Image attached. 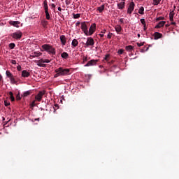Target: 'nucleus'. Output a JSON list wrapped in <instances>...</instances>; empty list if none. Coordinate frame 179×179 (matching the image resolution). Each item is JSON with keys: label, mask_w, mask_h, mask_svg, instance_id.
Returning a JSON list of instances; mask_svg holds the SVG:
<instances>
[{"label": "nucleus", "mask_w": 179, "mask_h": 179, "mask_svg": "<svg viewBox=\"0 0 179 179\" xmlns=\"http://www.w3.org/2000/svg\"><path fill=\"white\" fill-rule=\"evenodd\" d=\"M55 78H58V76H66V75H69V72L71 70L69 69H64L62 67L58 68L55 70Z\"/></svg>", "instance_id": "nucleus-1"}, {"label": "nucleus", "mask_w": 179, "mask_h": 179, "mask_svg": "<svg viewBox=\"0 0 179 179\" xmlns=\"http://www.w3.org/2000/svg\"><path fill=\"white\" fill-rule=\"evenodd\" d=\"M43 50L44 51H47L49 54H52V55H55V48H52V45L48 44H44L42 45Z\"/></svg>", "instance_id": "nucleus-2"}, {"label": "nucleus", "mask_w": 179, "mask_h": 179, "mask_svg": "<svg viewBox=\"0 0 179 179\" xmlns=\"http://www.w3.org/2000/svg\"><path fill=\"white\" fill-rule=\"evenodd\" d=\"M87 26H89V22H81V29L83 31V33L85 34V36H89V30L87 29Z\"/></svg>", "instance_id": "nucleus-3"}, {"label": "nucleus", "mask_w": 179, "mask_h": 179, "mask_svg": "<svg viewBox=\"0 0 179 179\" xmlns=\"http://www.w3.org/2000/svg\"><path fill=\"white\" fill-rule=\"evenodd\" d=\"M43 8L45 9V16H46V19L47 20H50V19L51 18L50 17V13H48V4H47V0H45L43 1Z\"/></svg>", "instance_id": "nucleus-4"}, {"label": "nucleus", "mask_w": 179, "mask_h": 179, "mask_svg": "<svg viewBox=\"0 0 179 179\" xmlns=\"http://www.w3.org/2000/svg\"><path fill=\"white\" fill-rule=\"evenodd\" d=\"M22 36H23V34L20 31L14 32L11 34L13 38H15V40H20V38H22Z\"/></svg>", "instance_id": "nucleus-5"}, {"label": "nucleus", "mask_w": 179, "mask_h": 179, "mask_svg": "<svg viewBox=\"0 0 179 179\" xmlns=\"http://www.w3.org/2000/svg\"><path fill=\"white\" fill-rule=\"evenodd\" d=\"M44 94H45V90L43 91H40L37 95H36L35 96V100H36V101H41L43 96H44Z\"/></svg>", "instance_id": "nucleus-6"}, {"label": "nucleus", "mask_w": 179, "mask_h": 179, "mask_svg": "<svg viewBox=\"0 0 179 179\" xmlns=\"http://www.w3.org/2000/svg\"><path fill=\"white\" fill-rule=\"evenodd\" d=\"M86 47H90L94 45V39L92 37H89L87 38V42L84 43Z\"/></svg>", "instance_id": "nucleus-7"}, {"label": "nucleus", "mask_w": 179, "mask_h": 179, "mask_svg": "<svg viewBox=\"0 0 179 179\" xmlns=\"http://www.w3.org/2000/svg\"><path fill=\"white\" fill-rule=\"evenodd\" d=\"M134 9H135V3H134V1H131L128 7L127 13H129V15H131V13L134 12Z\"/></svg>", "instance_id": "nucleus-8"}, {"label": "nucleus", "mask_w": 179, "mask_h": 179, "mask_svg": "<svg viewBox=\"0 0 179 179\" xmlns=\"http://www.w3.org/2000/svg\"><path fill=\"white\" fill-rule=\"evenodd\" d=\"M96 31V23L92 24L89 29L88 36H92Z\"/></svg>", "instance_id": "nucleus-9"}, {"label": "nucleus", "mask_w": 179, "mask_h": 179, "mask_svg": "<svg viewBox=\"0 0 179 179\" xmlns=\"http://www.w3.org/2000/svg\"><path fill=\"white\" fill-rule=\"evenodd\" d=\"M98 62H99V60H97V59H92V60L89 61L87 62V64H86L85 65V66H93L96 65Z\"/></svg>", "instance_id": "nucleus-10"}, {"label": "nucleus", "mask_w": 179, "mask_h": 179, "mask_svg": "<svg viewBox=\"0 0 179 179\" xmlns=\"http://www.w3.org/2000/svg\"><path fill=\"white\" fill-rule=\"evenodd\" d=\"M118 9H124L125 8V0H122L120 3H117Z\"/></svg>", "instance_id": "nucleus-11"}, {"label": "nucleus", "mask_w": 179, "mask_h": 179, "mask_svg": "<svg viewBox=\"0 0 179 179\" xmlns=\"http://www.w3.org/2000/svg\"><path fill=\"white\" fill-rule=\"evenodd\" d=\"M154 37L155 40H159V38H162V37H163V34L159 32H155Z\"/></svg>", "instance_id": "nucleus-12"}, {"label": "nucleus", "mask_w": 179, "mask_h": 179, "mask_svg": "<svg viewBox=\"0 0 179 179\" xmlns=\"http://www.w3.org/2000/svg\"><path fill=\"white\" fill-rule=\"evenodd\" d=\"M22 78H29V76H30V73L27 71V70H23L22 71Z\"/></svg>", "instance_id": "nucleus-13"}, {"label": "nucleus", "mask_w": 179, "mask_h": 179, "mask_svg": "<svg viewBox=\"0 0 179 179\" xmlns=\"http://www.w3.org/2000/svg\"><path fill=\"white\" fill-rule=\"evenodd\" d=\"M165 24L166 21H161L155 26V29H160L161 27H163Z\"/></svg>", "instance_id": "nucleus-14"}, {"label": "nucleus", "mask_w": 179, "mask_h": 179, "mask_svg": "<svg viewBox=\"0 0 179 179\" xmlns=\"http://www.w3.org/2000/svg\"><path fill=\"white\" fill-rule=\"evenodd\" d=\"M115 30L117 34H121V31H122V27H121V25H117L115 27Z\"/></svg>", "instance_id": "nucleus-15"}, {"label": "nucleus", "mask_w": 179, "mask_h": 179, "mask_svg": "<svg viewBox=\"0 0 179 179\" xmlns=\"http://www.w3.org/2000/svg\"><path fill=\"white\" fill-rule=\"evenodd\" d=\"M60 41L62 45H65V44H66V38L65 37V35H62L60 36Z\"/></svg>", "instance_id": "nucleus-16"}, {"label": "nucleus", "mask_w": 179, "mask_h": 179, "mask_svg": "<svg viewBox=\"0 0 179 179\" xmlns=\"http://www.w3.org/2000/svg\"><path fill=\"white\" fill-rule=\"evenodd\" d=\"M10 24L14 26V27H19V24H20V22L19 21H10Z\"/></svg>", "instance_id": "nucleus-17"}, {"label": "nucleus", "mask_w": 179, "mask_h": 179, "mask_svg": "<svg viewBox=\"0 0 179 179\" xmlns=\"http://www.w3.org/2000/svg\"><path fill=\"white\" fill-rule=\"evenodd\" d=\"M37 65L38 66H41L43 68L45 67V64H44V62H43V59H41L37 61Z\"/></svg>", "instance_id": "nucleus-18"}, {"label": "nucleus", "mask_w": 179, "mask_h": 179, "mask_svg": "<svg viewBox=\"0 0 179 179\" xmlns=\"http://www.w3.org/2000/svg\"><path fill=\"white\" fill-rule=\"evenodd\" d=\"M61 57L64 59H68V58H69V55L66 52H64L62 53Z\"/></svg>", "instance_id": "nucleus-19"}, {"label": "nucleus", "mask_w": 179, "mask_h": 179, "mask_svg": "<svg viewBox=\"0 0 179 179\" xmlns=\"http://www.w3.org/2000/svg\"><path fill=\"white\" fill-rule=\"evenodd\" d=\"M41 52H34L32 55H30L32 58H36V57H40L41 55Z\"/></svg>", "instance_id": "nucleus-20"}, {"label": "nucleus", "mask_w": 179, "mask_h": 179, "mask_svg": "<svg viewBox=\"0 0 179 179\" xmlns=\"http://www.w3.org/2000/svg\"><path fill=\"white\" fill-rule=\"evenodd\" d=\"M31 94V90H29V91L24 92L22 95V97H27V96H30Z\"/></svg>", "instance_id": "nucleus-21"}, {"label": "nucleus", "mask_w": 179, "mask_h": 179, "mask_svg": "<svg viewBox=\"0 0 179 179\" xmlns=\"http://www.w3.org/2000/svg\"><path fill=\"white\" fill-rule=\"evenodd\" d=\"M78 44H79V42L78 41V40L73 39V40L72 41L71 45H72L73 47H78Z\"/></svg>", "instance_id": "nucleus-22"}, {"label": "nucleus", "mask_w": 179, "mask_h": 179, "mask_svg": "<svg viewBox=\"0 0 179 179\" xmlns=\"http://www.w3.org/2000/svg\"><path fill=\"white\" fill-rule=\"evenodd\" d=\"M138 13L140 15H144V13H145V8H143V6L140 7V8L138 10Z\"/></svg>", "instance_id": "nucleus-23"}, {"label": "nucleus", "mask_w": 179, "mask_h": 179, "mask_svg": "<svg viewBox=\"0 0 179 179\" xmlns=\"http://www.w3.org/2000/svg\"><path fill=\"white\" fill-rule=\"evenodd\" d=\"M169 20L171 22H173V20H174V12L173 11L169 13Z\"/></svg>", "instance_id": "nucleus-24"}, {"label": "nucleus", "mask_w": 179, "mask_h": 179, "mask_svg": "<svg viewBox=\"0 0 179 179\" xmlns=\"http://www.w3.org/2000/svg\"><path fill=\"white\" fill-rule=\"evenodd\" d=\"M104 4L101 5V6L97 8V10H99V13H101L103 12V10H104Z\"/></svg>", "instance_id": "nucleus-25"}, {"label": "nucleus", "mask_w": 179, "mask_h": 179, "mask_svg": "<svg viewBox=\"0 0 179 179\" xmlns=\"http://www.w3.org/2000/svg\"><path fill=\"white\" fill-rule=\"evenodd\" d=\"M41 24L43 27H47L48 25V21L43 20L41 21Z\"/></svg>", "instance_id": "nucleus-26"}, {"label": "nucleus", "mask_w": 179, "mask_h": 179, "mask_svg": "<svg viewBox=\"0 0 179 179\" xmlns=\"http://www.w3.org/2000/svg\"><path fill=\"white\" fill-rule=\"evenodd\" d=\"M125 50L127 51H132V50H134V47L132 45H127L125 47Z\"/></svg>", "instance_id": "nucleus-27"}, {"label": "nucleus", "mask_w": 179, "mask_h": 179, "mask_svg": "<svg viewBox=\"0 0 179 179\" xmlns=\"http://www.w3.org/2000/svg\"><path fill=\"white\" fill-rule=\"evenodd\" d=\"M9 96H10V99L11 101H15V96H13V92H9Z\"/></svg>", "instance_id": "nucleus-28"}, {"label": "nucleus", "mask_w": 179, "mask_h": 179, "mask_svg": "<svg viewBox=\"0 0 179 179\" xmlns=\"http://www.w3.org/2000/svg\"><path fill=\"white\" fill-rule=\"evenodd\" d=\"M6 75L8 78H12L13 76V75L12 74V73H10V71H6Z\"/></svg>", "instance_id": "nucleus-29"}, {"label": "nucleus", "mask_w": 179, "mask_h": 179, "mask_svg": "<svg viewBox=\"0 0 179 179\" xmlns=\"http://www.w3.org/2000/svg\"><path fill=\"white\" fill-rule=\"evenodd\" d=\"M10 83H12L13 85H15V83H16V80L15 79V77H10Z\"/></svg>", "instance_id": "nucleus-30"}, {"label": "nucleus", "mask_w": 179, "mask_h": 179, "mask_svg": "<svg viewBox=\"0 0 179 179\" xmlns=\"http://www.w3.org/2000/svg\"><path fill=\"white\" fill-rule=\"evenodd\" d=\"M104 60L106 61V62H108V61H110V55L109 54L106 55V56L104 57Z\"/></svg>", "instance_id": "nucleus-31"}, {"label": "nucleus", "mask_w": 179, "mask_h": 179, "mask_svg": "<svg viewBox=\"0 0 179 179\" xmlns=\"http://www.w3.org/2000/svg\"><path fill=\"white\" fill-rule=\"evenodd\" d=\"M15 47H16V45H15L14 43H11L9 44V48H10V50H13V48H15Z\"/></svg>", "instance_id": "nucleus-32"}, {"label": "nucleus", "mask_w": 179, "mask_h": 179, "mask_svg": "<svg viewBox=\"0 0 179 179\" xmlns=\"http://www.w3.org/2000/svg\"><path fill=\"white\" fill-rule=\"evenodd\" d=\"M80 17V14H73V19H79Z\"/></svg>", "instance_id": "nucleus-33"}, {"label": "nucleus", "mask_w": 179, "mask_h": 179, "mask_svg": "<svg viewBox=\"0 0 179 179\" xmlns=\"http://www.w3.org/2000/svg\"><path fill=\"white\" fill-rule=\"evenodd\" d=\"M162 0H153L154 2V5H159V3H160Z\"/></svg>", "instance_id": "nucleus-34"}, {"label": "nucleus", "mask_w": 179, "mask_h": 179, "mask_svg": "<svg viewBox=\"0 0 179 179\" xmlns=\"http://www.w3.org/2000/svg\"><path fill=\"white\" fill-rule=\"evenodd\" d=\"M42 62H43V64H50V59H42Z\"/></svg>", "instance_id": "nucleus-35"}, {"label": "nucleus", "mask_w": 179, "mask_h": 179, "mask_svg": "<svg viewBox=\"0 0 179 179\" xmlns=\"http://www.w3.org/2000/svg\"><path fill=\"white\" fill-rule=\"evenodd\" d=\"M16 100L19 101V100H22V97H20V94L18 93L17 95H16V97H15Z\"/></svg>", "instance_id": "nucleus-36"}, {"label": "nucleus", "mask_w": 179, "mask_h": 179, "mask_svg": "<svg viewBox=\"0 0 179 179\" xmlns=\"http://www.w3.org/2000/svg\"><path fill=\"white\" fill-rule=\"evenodd\" d=\"M88 59H87V57H83V64H85V62H87V61Z\"/></svg>", "instance_id": "nucleus-37"}, {"label": "nucleus", "mask_w": 179, "mask_h": 179, "mask_svg": "<svg viewBox=\"0 0 179 179\" xmlns=\"http://www.w3.org/2000/svg\"><path fill=\"white\" fill-rule=\"evenodd\" d=\"M157 22H159V20H164V17H159L156 19Z\"/></svg>", "instance_id": "nucleus-38"}, {"label": "nucleus", "mask_w": 179, "mask_h": 179, "mask_svg": "<svg viewBox=\"0 0 179 179\" xmlns=\"http://www.w3.org/2000/svg\"><path fill=\"white\" fill-rule=\"evenodd\" d=\"M140 21H141V23H142V24L143 26H145V24H146V22H145V19H141Z\"/></svg>", "instance_id": "nucleus-39"}, {"label": "nucleus", "mask_w": 179, "mask_h": 179, "mask_svg": "<svg viewBox=\"0 0 179 179\" xmlns=\"http://www.w3.org/2000/svg\"><path fill=\"white\" fill-rule=\"evenodd\" d=\"M4 106H6V107H8V106H10V103H9V102L5 101H4Z\"/></svg>", "instance_id": "nucleus-40"}, {"label": "nucleus", "mask_w": 179, "mask_h": 179, "mask_svg": "<svg viewBox=\"0 0 179 179\" xmlns=\"http://www.w3.org/2000/svg\"><path fill=\"white\" fill-rule=\"evenodd\" d=\"M31 107H36V100H34L31 104Z\"/></svg>", "instance_id": "nucleus-41"}, {"label": "nucleus", "mask_w": 179, "mask_h": 179, "mask_svg": "<svg viewBox=\"0 0 179 179\" xmlns=\"http://www.w3.org/2000/svg\"><path fill=\"white\" fill-rule=\"evenodd\" d=\"M144 43H137V45L138 47H142V45H143Z\"/></svg>", "instance_id": "nucleus-42"}, {"label": "nucleus", "mask_w": 179, "mask_h": 179, "mask_svg": "<svg viewBox=\"0 0 179 179\" xmlns=\"http://www.w3.org/2000/svg\"><path fill=\"white\" fill-rule=\"evenodd\" d=\"M117 52H118V54H124V50L120 49V50H118Z\"/></svg>", "instance_id": "nucleus-43"}, {"label": "nucleus", "mask_w": 179, "mask_h": 179, "mask_svg": "<svg viewBox=\"0 0 179 179\" xmlns=\"http://www.w3.org/2000/svg\"><path fill=\"white\" fill-rule=\"evenodd\" d=\"M10 63L13 64V65H16V60H10Z\"/></svg>", "instance_id": "nucleus-44"}, {"label": "nucleus", "mask_w": 179, "mask_h": 179, "mask_svg": "<svg viewBox=\"0 0 179 179\" xmlns=\"http://www.w3.org/2000/svg\"><path fill=\"white\" fill-rule=\"evenodd\" d=\"M148 50H149V48H146L145 50L142 49V50H141V52H145V51H148Z\"/></svg>", "instance_id": "nucleus-45"}, {"label": "nucleus", "mask_w": 179, "mask_h": 179, "mask_svg": "<svg viewBox=\"0 0 179 179\" xmlns=\"http://www.w3.org/2000/svg\"><path fill=\"white\" fill-rule=\"evenodd\" d=\"M112 36H113V34H111V33H109L108 34V38H111V37H112Z\"/></svg>", "instance_id": "nucleus-46"}, {"label": "nucleus", "mask_w": 179, "mask_h": 179, "mask_svg": "<svg viewBox=\"0 0 179 179\" xmlns=\"http://www.w3.org/2000/svg\"><path fill=\"white\" fill-rule=\"evenodd\" d=\"M17 71H20L22 69V66H20V65L17 66Z\"/></svg>", "instance_id": "nucleus-47"}, {"label": "nucleus", "mask_w": 179, "mask_h": 179, "mask_svg": "<svg viewBox=\"0 0 179 179\" xmlns=\"http://www.w3.org/2000/svg\"><path fill=\"white\" fill-rule=\"evenodd\" d=\"M71 3V1L69 0H66V4L69 5Z\"/></svg>", "instance_id": "nucleus-48"}, {"label": "nucleus", "mask_w": 179, "mask_h": 179, "mask_svg": "<svg viewBox=\"0 0 179 179\" xmlns=\"http://www.w3.org/2000/svg\"><path fill=\"white\" fill-rule=\"evenodd\" d=\"M120 23L124 24V18H120Z\"/></svg>", "instance_id": "nucleus-49"}, {"label": "nucleus", "mask_w": 179, "mask_h": 179, "mask_svg": "<svg viewBox=\"0 0 179 179\" xmlns=\"http://www.w3.org/2000/svg\"><path fill=\"white\" fill-rule=\"evenodd\" d=\"M171 24H172L173 26H176V22L171 21Z\"/></svg>", "instance_id": "nucleus-50"}, {"label": "nucleus", "mask_w": 179, "mask_h": 179, "mask_svg": "<svg viewBox=\"0 0 179 179\" xmlns=\"http://www.w3.org/2000/svg\"><path fill=\"white\" fill-rule=\"evenodd\" d=\"M51 6H52V8L53 9H55V4L52 3V4H51Z\"/></svg>", "instance_id": "nucleus-51"}, {"label": "nucleus", "mask_w": 179, "mask_h": 179, "mask_svg": "<svg viewBox=\"0 0 179 179\" xmlns=\"http://www.w3.org/2000/svg\"><path fill=\"white\" fill-rule=\"evenodd\" d=\"M79 24H80V22H77L76 23V26H79Z\"/></svg>", "instance_id": "nucleus-52"}, {"label": "nucleus", "mask_w": 179, "mask_h": 179, "mask_svg": "<svg viewBox=\"0 0 179 179\" xmlns=\"http://www.w3.org/2000/svg\"><path fill=\"white\" fill-rule=\"evenodd\" d=\"M101 33H102V34H104V33H106V29H103Z\"/></svg>", "instance_id": "nucleus-53"}, {"label": "nucleus", "mask_w": 179, "mask_h": 179, "mask_svg": "<svg viewBox=\"0 0 179 179\" xmlns=\"http://www.w3.org/2000/svg\"><path fill=\"white\" fill-rule=\"evenodd\" d=\"M99 36H100V37H104V34H100Z\"/></svg>", "instance_id": "nucleus-54"}, {"label": "nucleus", "mask_w": 179, "mask_h": 179, "mask_svg": "<svg viewBox=\"0 0 179 179\" xmlns=\"http://www.w3.org/2000/svg\"><path fill=\"white\" fill-rule=\"evenodd\" d=\"M0 82H2V75L0 74Z\"/></svg>", "instance_id": "nucleus-55"}, {"label": "nucleus", "mask_w": 179, "mask_h": 179, "mask_svg": "<svg viewBox=\"0 0 179 179\" xmlns=\"http://www.w3.org/2000/svg\"><path fill=\"white\" fill-rule=\"evenodd\" d=\"M58 10H59V12H61L62 10V8H61V7H59Z\"/></svg>", "instance_id": "nucleus-56"}, {"label": "nucleus", "mask_w": 179, "mask_h": 179, "mask_svg": "<svg viewBox=\"0 0 179 179\" xmlns=\"http://www.w3.org/2000/svg\"><path fill=\"white\" fill-rule=\"evenodd\" d=\"M143 27H144V28H143L144 30L146 31V29H147V28H146V24L143 25Z\"/></svg>", "instance_id": "nucleus-57"}, {"label": "nucleus", "mask_w": 179, "mask_h": 179, "mask_svg": "<svg viewBox=\"0 0 179 179\" xmlns=\"http://www.w3.org/2000/svg\"><path fill=\"white\" fill-rule=\"evenodd\" d=\"M169 26H170V24H166V27H169Z\"/></svg>", "instance_id": "nucleus-58"}, {"label": "nucleus", "mask_w": 179, "mask_h": 179, "mask_svg": "<svg viewBox=\"0 0 179 179\" xmlns=\"http://www.w3.org/2000/svg\"><path fill=\"white\" fill-rule=\"evenodd\" d=\"M40 119L38 118V119H35V121H38Z\"/></svg>", "instance_id": "nucleus-59"}, {"label": "nucleus", "mask_w": 179, "mask_h": 179, "mask_svg": "<svg viewBox=\"0 0 179 179\" xmlns=\"http://www.w3.org/2000/svg\"><path fill=\"white\" fill-rule=\"evenodd\" d=\"M138 37H141V34H138Z\"/></svg>", "instance_id": "nucleus-60"}, {"label": "nucleus", "mask_w": 179, "mask_h": 179, "mask_svg": "<svg viewBox=\"0 0 179 179\" xmlns=\"http://www.w3.org/2000/svg\"><path fill=\"white\" fill-rule=\"evenodd\" d=\"M3 121H5V117H3Z\"/></svg>", "instance_id": "nucleus-61"}, {"label": "nucleus", "mask_w": 179, "mask_h": 179, "mask_svg": "<svg viewBox=\"0 0 179 179\" xmlns=\"http://www.w3.org/2000/svg\"><path fill=\"white\" fill-rule=\"evenodd\" d=\"M178 2H179V0H178Z\"/></svg>", "instance_id": "nucleus-62"}]
</instances>
